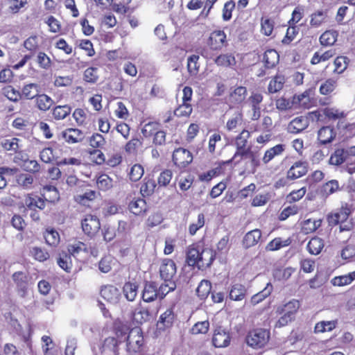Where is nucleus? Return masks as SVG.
I'll return each instance as SVG.
<instances>
[{
  "mask_svg": "<svg viewBox=\"0 0 355 355\" xmlns=\"http://www.w3.org/2000/svg\"><path fill=\"white\" fill-rule=\"evenodd\" d=\"M250 132L247 130H243L235 138L234 145L236 150L232 158L224 162V164H230L233 161L235 164L239 163L243 157L248 156L250 153L252 146L249 142Z\"/></svg>",
  "mask_w": 355,
  "mask_h": 355,
  "instance_id": "obj_1",
  "label": "nucleus"
},
{
  "mask_svg": "<svg viewBox=\"0 0 355 355\" xmlns=\"http://www.w3.org/2000/svg\"><path fill=\"white\" fill-rule=\"evenodd\" d=\"M269 331L263 329H257L251 331L247 336V343L254 348H261L268 342Z\"/></svg>",
  "mask_w": 355,
  "mask_h": 355,
  "instance_id": "obj_2",
  "label": "nucleus"
},
{
  "mask_svg": "<svg viewBox=\"0 0 355 355\" xmlns=\"http://www.w3.org/2000/svg\"><path fill=\"white\" fill-rule=\"evenodd\" d=\"M144 345V336L140 328H132L128 336L127 349L130 353H136L141 351Z\"/></svg>",
  "mask_w": 355,
  "mask_h": 355,
  "instance_id": "obj_3",
  "label": "nucleus"
},
{
  "mask_svg": "<svg viewBox=\"0 0 355 355\" xmlns=\"http://www.w3.org/2000/svg\"><path fill=\"white\" fill-rule=\"evenodd\" d=\"M81 226L83 232L89 237H93L100 230L99 219L94 215H86L82 220Z\"/></svg>",
  "mask_w": 355,
  "mask_h": 355,
  "instance_id": "obj_4",
  "label": "nucleus"
},
{
  "mask_svg": "<svg viewBox=\"0 0 355 355\" xmlns=\"http://www.w3.org/2000/svg\"><path fill=\"white\" fill-rule=\"evenodd\" d=\"M193 160L191 152L185 148H179L173 153V162L179 168L187 166Z\"/></svg>",
  "mask_w": 355,
  "mask_h": 355,
  "instance_id": "obj_5",
  "label": "nucleus"
},
{
  "mask_svg": "<svg viewBox=\"0 0 355 355\" xmlns=\"http://www.w3.org/2000/svg\"><path fill=\"white\" fill-rule=\"evenodd\" d=\"M226 34L223 31H213L207 40V44L212 50H220L227 43Z\"/></svg>",
  "mask_w": 355,
  "mask_h": 355,
  "instance_id": "obj_6",
  "label": "nucleus"
},
{
  "mask_svg": "<svg viewBox=\"0 0 355 355\" xmlns=\"http://www.w3.org/2000/svg\"><path fill=\"white\" fill-rule=\"evenodd\" d=\"M160 277L164 282H169L176 273L175 262L169 259L162 260L159 267Z\"/></svg>",
  "mask_w": 355,
  "mask_h": 355,
  "instance_id": "obj_7",
  "label": "nucleus"
},
{
  "mask_svg": "<svg viewBox=\"0 0 355 355\" xmlns=\"http://www.w3.org/2000/svg\"><path fill=\"white\" fill-rule=\"evenodd\" d=\"M24 157L21 153H17L14 158V162L20 165L26 171L34 173L40 171V166L36 160L26 159Z\"/></svg>",
  "mask_w": 355,
  "mask_h": 355,
  "instance_id": "obj_8",
  "label": "nucleus"
},
{
  "mask_svg": "<svg viewBox=\"0 0 355 355\" xmlns=\"http://www.w3.org/2000/svg\"><path fill=\"white\" fill-rule=\"evenodd\" d=\"M350 213L351 209L347 205L343 206L337 212L329 214L327 216L329 225L334 226L340 223L346 221Z\"/></svg>",
  "mask_w": 355,
  "mask_h": 355,
  "instance_id": "obj_9",
  "label": "nucleus"
},
{
  "mask_svg": "<svg viewBox=\"0 0 355 355\" xmlns=\"http://www.w3.org/2000/svg\"><path fill=\"white\" fill-rule=\"evenodd\" d=\"M212 343L216 347H225L228 346L230 343L229 332L222 327L217 328L214 331Z\"/></svg>",
  "mask_w": 355,
  "mask_h": 355,
  "instance_id": "obj_10",
  "label": "nucleus"
},
{
  "mask_svg": "<svg viewBox=\"0 0 355 355\" xmlns=\"http://www.w3.org/2000/svg\"><path fill=\"white\" fill-rule=\"evenodd\" d=\"M308 171V163L298 161L293 164L287 172V178L290 180H295L304 175Z\"/></svg>",
  "mask_w": 355,
  "mask_h": 355,
  "instance_id": "obj_11",
  "label": "nucleus"
},
{
  "mask_svg": "<svg viewBox=\"0 0 355 355\" xmlns=\"http://www.w3.org/2000/svg\"><path fill=\"white\" fill-rule=\"evenodd\" d=\"M102 297L111 304H116L120 298L119 290L114 286L107 285L101 290Z\"/></svg>",
  "mask_w": 355,
  "mask_h": 355,
  "instance_id": "obj_12",
  "label": "nucleus"
},
{
  "mask_svg": "<svg viewBox=\"0 0 355 355\" xmlns=\"http://www.w3.org/2000/svg\"><path fill=\"white\" fill-rule=\"evenodd\" d=\"M309 124L308 117L300 116L293 119L288 125V130L291 133H299L305 130Z\"/></svg>",
  "mask_w": 355,
  "mask_h": 355,
  "instance_id": "obj_13",
  "label": "nucleus"
},
{
  "mask_svg": "<svg viewBox=\"0 0 355 355\" xmlns=\"http://www.w3.org/2000/svg\"><path fill=\"white\" fill-rule=\"evenodd\" d=\"M118 341L114 337L105 338L100 347L101 355H118Z\"/></svg>",
  "mask_w": 355,
  "mask_h": 355,
  "instance_id": "obj_14",
  "label": "nucleus"
},
{
  "mask_svg": "<svg viewBox=\"0 0 355 355\" xmlns=\"http://www.w3.org/2000/svg\"><path fill=\"white\" fill-rule=\"evenodd\" d=\"M62 137L69 144H76L83 140L84 133L77 128H67L61 133Z\"/></svg>",
  "mask_w": 355,
  "mask_h": 355,
  "instance_id": "obj_15",
  "label": "nucleus"
},
{
  "mask_svg": "<svg viewBox=\"0 0 355 355\" xmlns=\"http://www.w3.org/2000/svg\"><path fill=\"white\" fill-rule=\"evenodd\" d=\"M159 297L157 284L153 282H147L145 284L142 299L146 302H150Z\"/></svg>",
  "mask_w": 355,
  "mask_h": 355,
  "instance_id": "obj_16",
  "label": "nucleus"
},
{
  "mask_svg": "<svg viewBox=\"0 0 355 355\" xmlns=\"http://www.w3.org/2000/svg\"><path fill=\"white\" fill-rule=\"evenodd\" d=\"M300 304L299 301L293 300L284 306L279 307L277 311L281 314H284L293 320L295 318V315L300 309Z\"/></svg>",
  "mask_w": 355,
  "mask_h": 355,
  "instance_id": "obj_17",
  "label": "nucleus"
},
{
  "mask_svg": "<svg viewBox=\"0 0 355 355\" xmlns=\"http://www.w3.org/2000/svg\"><path fill=\"white\" fill-rule=\"evenodd\" d=\"M247 288L239 283L232 284L230 288V299L234 301H241L247 295Z\"/></svg>",
  "mask_w": 355,
  "mask_h": 355,
  "instance_id": "obj_18",
  "label": "nucleus"
},
{
  "mask_svg": "<svg viewBox=\"0 0 355 355\" xmlns=\"http://www.w3.org/2000/svg\"><path fill=\"white\" fill-rule=\"evenodd\" d=\"M201 246L199 245H192L188 248L187 251V262L189 266H199Z\"/></svg>",
  "mask_w": 355,
  "mask_h": 355,
  "instance_id": "obj_19",
  "label": "nucleus"
},
{
  "mask_svg": "<svg viewBox=\"0 0 355 355\" xmlns=\"http://www.w3.org/2000/svg\"><path fill=\"white\" fill-rule=\"evenodd\" d=\"M35 107L40 111L46 112L53 105L54 101L46 94H38L34 99Z\"/></svg>",
  "mask_w": 355,
  "mask_h": 355,
  "instance_id": "obj_20",
  "label": "nucleus"
},
{
  "mask_svg": "<svg viewBox=\"0 0 355 355\" xmlns=\"http://www.w3.org/2000/svg\"><path fill=\"white\" fill-rule=\"evenodd\" d=\"M314 96V90L313 89H309L304 92L295 96L293 97V103H298L299 105L304 108H309L311 104V99Z\"/></svg>",
  "mask_w": 355,
  "mask_h": 355,
  "instance_id": "obj_21",
  "label": "nucleus"
},
{
  "mask_svg": "<svg viewBox=\"0 0 355 355\" xmlns=\"http://www.w3.org/2000/svg\"><path fill=\"white\" fill-rule=\"evenodd\" d=\"M40 92V87L37 83H27L21 88V97L28 99L34 100Z\"/></svg>",
  "mask_w": 355,
  "mask_h": 355,
  "instance_id": "obj_22",
  "label": "nucleus"
},
{
  "mask_svg": "<svg viewBox=\"0 0 355 355\" xmlns=\"http://www.w3.org/2000/svg\"><path fill=\"white\" fill-rule=\"evenodd\" d=\"M214 62L219 67H229L231 69H234L236 64V58L231 53L219 55L215 58Z\"/></svg>",
  "mask_w": 355,
  "mask_h": 355,
  "instance_id": "obj_23",
  "label": "nucleus"
},
{
  "mask_svg": "<svg viewBox=\"0 0 355 355\" xmlns=\"http://www.w3.org/2000/svg\"><path fill=\"white\" fill-rule=\"evenodd\" d=\"M175 320V314L172 309H168L161 314L157 322V327L159 329H165L172 326Z\"/></svg>",
  "mask_w": 355,
  "mask_h": 355,
  "instance_id": "obj_24",
  "label": "nucleus"
},
{
  "mask_svg": "<svg viewBox=\"0 0 355 355\" xmlns=\"http://www.w3.org/2000/svg\"><path fill=\"white\" fill-rule=\"evenodd\" d=\"M215 259V252L211 248H204L201 246L200 257L198 268L209 267Z\"/></svg>",
  "mask_w": 355,
  "mask_h": 355,
  "instance_id": "obj_25",
  "label": "nucleus"
},
{
  "mask_svg": "<svg viewBox=\"0 0 355 355\" xmlns=\"http://www.w3.org/2000/svg\"><path fill=\"white\" fill-rule=\"evenodd\" d=\"M336 137L334 129L330 126L320 128L318 133V139L322 144L331 143Z\"/></svg>",
  "mask_w": 355,
  "mask_h": 355,
  "instance_id": "obj_26",
  "label": "nucleus"
},
{
  "mask_svg": "<svg viewBox=\"0 0 355 355\" xmlns=\"http://www.w3.org/2000/svg\"><path fill=\"white\" fill-rule=\"evenodd\" d=\"M261 237L259 230L255 229L248 232L244 236L243 243L245 248H249L257 245Z\"/></svg>",
  "mask_w": 355,
  "mask_h": 355,
  "instance_id": "obj_27",
  "label": "nucleus"
},
{
  "mask_svg": "<svg viewBox=\"0 0 355 355\" xmlns=\"http://www.w3.org/2000/svg\"><path fill=\"white\" fill-rule=\"evenodd\" d=\"M349 157L350 156L347 148H338L336 149L331 155L329 163L333 165L338 166L344 162L347 161Z\"/></svg>",
  "mask_w": 355,
  "mask_h": 355,
  "instance_id": "obj_28",
  "label": "nucleus"
},
{
  "mask_svg": "<svg viewBox=\"0 0 355 355\" xmlns=\"http://www.w3.org/2000/svg\"><path fill=\"white\" fill-rule=\"evenodd\" d=\"M24 205L31 210H35V208L43 209L45 207L44 201L37 196H27L24 199Z\"/></svg>",
  "mask_w": 355,
  "mask_h": 355,
  "instance_id": "obj_29",
  "label": "nucleus"
},
{
  "mask_svg": "<svg viewBox=\"0 0 355 355\" xmlns=\"http://www.w3.org/2000/svg\"><path fill=\"white\" fill-rule=\"evenodd\" d=\"M279 56L275 49H268L265 51L263 61L267 68L274 67L278 62Z\"/></svg>",
  "mask_w": 355,
  "mask_h": 355,
  "instance_id": "obj_30",
  "label": "nucleus"
},
{
  "mask_svg": "<svg viewBox=\"0 0 355 355\" xmlns=\"http://www.w3.org/2000/svg\"><path fill=\"white\" fill-rule=\"evenodd\" d=\"M68 251L71 255L78 258L83 253L88 254V247L83 242L76 241L68 245Z\"/></svg>",
  "mask_w": 355,
  "mask_h": 355,
  "instance_id": "obj_31",
  "label": "nucleus"
},
{
  "mask_svg": "<svg viewBox=\"0 0 355 355\" xmlns=\"http://www.w3.org/2000/svg\"><path fill=\"white\" fill-rule=\"evenodd\" d=\"M150 318L149 311L144 307L139 306L132 313V320L137 324H142Z\"/></svg>",
  "mask_w": 355,
  "mask_h": 355,
  "instance_id": "obj_32",
  "label": "nucleus"
},
{
  "mask_svg": "<svg viewBox=\"0 0 355 355\" xmlns=\"http://www.w3.org/2000/svg\"><path fill=\"white\" fill-rule=\"evenodd\" d=\"M123 292L125 298L130 302L135 300L138 293V285L136 282H125L123 287Z\"/></svg>",
  "mask_w": 355,
  "mask_h": 355,
  "instance_id": "obj_33",
  "label": "nucleus"
},
{
  "mask_svg": "<svg viewBox=\"0 0 355 355\" xmlns=\"http://www.w3.org/2000/svg\"><path fill=\"white\" fill-rule=\"evenodd\" d=\"M128 207L132 214L140 215L146 211V203L144 199L138 198L130 202Z\"/></svg>",
  "mask_w": 355,
  "mask_h": 355,
  "instance_id": "obj_34",
  "label": "nucleus"
},
{
  "mask_svg": "<svg viewBox=\"0 0 355 355\" xmlns=\"http://www.w3.org/2000/svg\"><path fill=\"white\" fill-rule=\"evenodd\" d=\"M284 150V144H277L275 146L270 148V149L266 151L264 156L263 157V162L265 164H268L275 157L282 155Z\"/></svg>",
  "mask_w": 355,
  "mask_h": 355,
  "instance_id": "obj_35",
  "label": "nucleus"
},
{
  "mask_svg": "<svg viewBox=\"0 0 355 355\" xmlns=\"http://www.w3.org/2000/svg\"><path fill=\"white\" fill-rule=\"evenodd\" d=\"M19 141V139L16 137L4 139L1 141V146L6 151L17 153L20 148Z\"/></svg>",
  "mask_w": 355,
  "mask_h": 355,
  "instance_id": "obj_36",
  "label": "nucleus"
},
{
  "mask_svg": "<svg viewBox=\"0 0 355 355\" xmlns=\"http://www.w3.org/2000/svg\"><path fill=\"white\" fill-rule=\"evenodd\" d=\"M273 289V286L270 283H268L266 287L259 293L254 295L251 297V303L253 305H256L261 302H262L264 299L268 297L272 293Z\"/></svg>",
  "mask_w": 355,
  "mask_h": 355,
  "instance_id": "obj_37",
  "label": "nucleus"
},
{
  "mask_svg": "<svg viewBox=\"0 0 355 355\" xmlns=\"http://www.w3.org/2000/svg\"><path fill=\"white\" fill-rule=\"evenodd\" d=\"M247 96V89L245 87H236L230 94V101L234 104L243 103Z\"/></svg>",
  "mask_w": 355,
  "mask_h": 355,
  "instance_id": "obj_38",
  "label": "nucleus"
},
{
  "mask_svg": "<svg viewBox=\"0 0 355 355\" xmlns=\"http://www.w3.org/2000/svg\"><path fill=\"white\" fill-rule=\"evenodd\" d=\"M71 112V107L68 105H58L53 109V116L55 120H62Z\"/></svg>",
  "mask_w": 355,
  "mask_h": 355,
  "instance_id": "obj_39",
  "label": "nucleus"
},
{
  "mask_svg": "<svg viewBox=\"0 0 355 355\" xmlns=\"http://www.w3.org/2000/svg\"><path fill=\"white\" fill-rule=\"evenodd\" d=\"M355 279V270L347 275L336 277L332 279L334 286H343L351 284Z\"/></svg>",
  "mask_w": 355,
  "mask_h": 355,
  "instance_id": "obj_40",
  "label": "nucleus"
},
{
  "mask_svg": "<svg viewBox=\"0 0 355 355\" xmlns=\"http://www.w3.org/2000/svg\"><path fill=\"white\" fill-rule=\"evenodd\" d=\"M324 248V241L319 237L312 238L308 245L307 248L312 254H318Z\"/></svg>",
  "mask_w": 355,
  "mask_h": 355,
  "instance_id": "obj_41",
  "label": "nucleus"
},
{
  "mask_svg": "<svg viewBox=\"0 0 355 355\" xmlns=\"http://www.w3.org/2000/svg\"><path fill=\"white\" fill-rule=\"evenodd\" d=\"M337 320L320 321L315 326V333H324L331 331L336 327Z\"/></svg>",
  "mask_w": 355,
  "mask_h": 355,
  "instance_id": "obj_42",
  "label": "nucleus"
},
{
  "mask_svg": "<svg viewBox=\"0 0 355 355\" xmlns=\"http://www.w3.org/2000/svg\"><path fill=\"white\" fill-rule=\"evenodd\" d=\"M211 289V282L208 280H202L196 288L198 296L204 300L207 297Z\"/></svg>",
  "mask_w": 355,
  "mask_h": 355,
  "instance_id": "obj_43",
  "label": "nucleus"
},
{
  "mask_svg": "<svg viewBox=\"0 0 355 355\" xmlns=\"http://www.w3.org/2000/svg\"><path fill=\"white\" fill-rule=\"evenodd\" d=\"M338 33L334 31H327L320 37V42L323 46L333 45L337 40Z\"/></svg>",
  "mask_w": 355,
  "mask_h": 355,
  "instance_id": "obj_44",
  "label": "nucleus"
},
{
  "mask_svg": "<svg viewBox=\"0 0 355 355\" xmlns=\"http://www.w3.org/2000/svg\"><path fill=\"white\" fill-rule=\"evenodd\" d=\"M290 243V239L282 240L281 238H275L267 244L266 249L268 251L278 250L283 247L289 245Z\"/></svg>",
  "mask_w": 355,
  "mask_h": 355,
  "instance_id": "obj_45",
  "label": "nucleus"
},
{
  "mask_svg": "<svg viewBox=\"0 0 355 355\" xmlns=\"http://www.w3.org/2000/svg\"><path fill=\"white\" fill-rule=\"evenodd\" d=\"M155 187L154 180L145 178L140 187V192L143 196H149L154 192Z\"/></svg>",
  "mask_w": 355,
  "mask_h": 355,
  "instance_id": "obj_46",
  "label": "nucleus"
},
{
  "mask_svg": "<svg viewBox=\"0 0 355 355\" xmlns=\"http://www.w3.org/2000/svg\"><path fill=\"white\" fill-rule=\"evenodd\" d=\"M243 115L241 112H236L226 123V128L228 131H234L236 128L241 124Z\"/></svg>",
  "mask_w": 355,
  "mask_h": 355,
  "instance_id": "obj_47",
  "label": "nucleus"
},
{
  "mask_svg": "<svg viewBox=\"0 0 355 355\" xmlns=\"http://www.w3.org/2000/svg\"><path fill=\"white\" fill-rule=\"evenodd\" d=\"M205 223V214L200 213L198 215L197 220L191 223L189 226V233L191 236H193L196 234L198 230L201 229Z\"/></svg>",
  "mask_w": 355,
  "mask_h": 355,
  "instance_id": "obj_48",
  "label": "nucleus"
},
{
  "mask_svg": "<svg viewBox=\"0 0 355 355\" xmlns=\"http://www.w3.org/2000/svg\"><path fill=\"white\" fill-rule=\"evenodd\" d=\"M284 77L282 76H276L272 79L268 85V91L270 93H276L280 91L284 84Z\"/></svg>",
  "mask_w": 355,
  "mask_h": 355,
  "instance_id": "obj_49",
  "label": "nucleus"
},
{
  "mask_svg": "<svg viewBox=\"0 0 355 355\" xmlns=\"http://www.w3.org/2000/svg\"><path fill=\"white\" fill-rule=\"evenodd\" d=\"M44 239L46 243L49 245H56L60 242V235L58 232L53 229H47L44 233Z\"/></svg>",
  "mask_w": 355,
  "mask_h": 355,
  "instance_id": "obj_50",
  "label": "nucleus"
},
{
  "mask_svg": "<svg viewBox=\"0 0 355 355\" xmlns=\"http://www.w3.org/2000/svg\"><path fill=\"white\" fill-rule=\"evenodd\" d=\"M31 255L38 261H44L49 258V252L40 247H33L30 250Z\"/></svg>",
  "mask_w": 355,
  "mask_h": 355,
  "instance_id": "obj_51",
  "label": "nucleus"
},
{
  "mask_svg": "<svg viewBox=\"0 0 355 355\" xmlns=\"http://www.w3.org/2000/svg\"><path fill=\"white\" fill-rule=\"evenodd\" d=\"M98 188L103 191H107L112 187V180L107 174H101L96 180Z\"/></svg>",
  "mask_w": 355,
  "mask_h": 355,
  "instance_id": "obj_52",
  "label": "nucleus"
},
{
  "mask_svg": "<svg viewBox=\"0 0 355 355\" xmlns=\"http://www.w3.org/2000/svg\"><path fill=\"white\" fill-rule=\"evenodd\" d=\"M43 195L49 201H55L59 199V192L57 188L53 185H46L43 187Z\"/></svg>",
  "mask_w": 355,
  "mask_h": 355,
  "instance_id": "obj_53",
  "label": "nucleus"
},
{
  "mask_svg": "<svg viewBox=\"0 0 355 355\" xmlns=\"http://www.w3.org/2000/svg\"><path fill=\"white\" fill-rule=\"evenodd\" d=\"M322 224V220L320 219H307L304 221L303 225V230L306 233L315 232L318 229Z\"/></svg>",
  "mask_w": 355,
  "mask_h": 355,
  "instance_id": "obj_54",
  "label": "nucleus"
},
{
  "mask_svg": "<svg viewBox=\"0 0 355 355\" xmlns=\"http://www.w3.org/2000/svg\"><path fill=\"white\" fill-rule=\"evenodd\" d=\"M334 55L333 50L327 51L322 53L316 52L314 53L311 58V62L312 64H317L320 62H325L331 58Z\"/></svg>",
  "mask_w": 355,
  "mask_h": 355,
  "instance_id": "obj_55",
  "label": "nucleus"
},
{
  "mask_svg": "<svg viewBox=\"0 0 355 355\" xmlns=\"http://www.w3.org/2000/svg\"><path fill=\"white\" fill-rule=\"evenodd\" d=\"M12 279L17 287L24 291L27 287V277L22 272H16L12 275Z\"/></svg>",
  "mask_w": 355,
  "mask_h": 355,
  "instance_id": "obj_56",
  "label": "nucleus"
},
{
  "mask_svg": "<svg viewBox=\"0 0 355 355\" xmlns=\"http://www.w3.org/2000/svg\"><path fill=\"white\" fill-rule=\"evenodd\" d=\"M193 108L189 103H183L174 111V114L178 117L189 116L192 112Z\"/></svg>",
  "mask_w": 355,
  "mask_h": 355,
  "instance_id": "obj_57",
  "label": "nucleus"
},
{
  "mask_svg": "<svg viewBox=\"0 0 355 355\" xmlns=\"http://www.w3.org/2000/svg\"><path fill=\"white\" fill-rule=\"evenodd\" d=\"M114 263V259L110 256H107L101 259L98 263L99 270L104 273L110 272Z\"/></svg>",
  "mask_w": 355,
  "mask_h": 355,
  "instance_id": "obj_58",
  "label": "nucleus"
},
{
  "mask_svg": "<svg viewBox=\"0 0 355 355\" xmlns=\"http://www.w3.org/2000/svg\"><path fill=\"white\" fill-rule=\"evenodd\" d=\"M326 17L325 12L318 10L311 15L310 24L312 26L318 27L324 21Z\"/></svg>",
  "mask_w": 355,
  "mask_h": 355,
  "instance_id": "obj_59",
  "label": "nucleus"
},
{
  "mask_svg": "<svg viewBox=\"0 0 355 355\" xmlns=\"http://www.w3.org/2000/svg\"><path fill=\"white\" fill-rule=\"evenodd\" d=\"M339 190V184L337 180H332L325 183L322 187V192L326 196H329Z\"/></svg>",
  "mask_w": 355,
  "mask_h": 355,
  "instance_id": "obj_60",
  "label": "nucleus"
},
{
  "mask_svg": "<svg viewBox=\"0 0 355 355\" xmlns=\"http://www.w3.org/2000/svg\"><path fill=\"white\" fill-rule=\"evenodd\" d=\"M295 270L291 267L284 269H277L274 272V277L278 280H287L291 277Z\"/></svg>",
  "mask_w": 355,
  "mask_h": 355,
  "instance_id": "obj_61",
  "label": "nucleus"
},
{
  "mask_svg": "<svg viewBox=\"0 0 355 355\" xmlns=\"http://www.w3.org/2000/svg\"><path fill=\"white\" fill-rule=\"evenodd\" d=\"M209 328V322L208 320L196 322L191 328L192 334H206Z\"/></svg>",
  "mask_w": 355,
  "mask_h": 355,
  "instance_id": "obj_62",
  "label": "nucleus"
},
{
  "mask_svg": "<svg viewBox=\"0 0 355 355\" xmlns=\"http://www.w3.org/2000/svg\"><path fill=\"white\" fill-rule=\"evenodd\" d=\"M324 114L329 119H339L345 116V114L343 111L334 107H327L324 110Z\"/></svg>",
  "mask_w": 355,
  "mask_h": 355,
  "instance_id": "obj_63",
  "label": "nucleus"
},
{
  "mask_svg": "<svg viewBox=\"0 0 355 355\" xmlns=\"http://www.w3.org/2000/svg\"><path fill=\"white\" fill-rule=\"evenodd\" d=\"M144 173V168L140 164H135L132 166L129 175L132 181L136 182L139 180Z\"/></svg>",
  "mask_w": 355,
  "mask_h": 355,
  "instance_id": "obj_64",
  "label": "nucleus"
}]
</instances>
